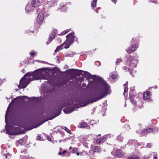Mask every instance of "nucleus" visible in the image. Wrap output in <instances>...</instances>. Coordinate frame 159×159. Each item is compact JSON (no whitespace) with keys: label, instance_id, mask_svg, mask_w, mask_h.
Here are the masks:
<instances>
[{"label":"nucleus","instance_id":"20e7f679","mask_svg":"<svg viewBox=\"0 0 159 159\" xmlns=\"http://www.w3.org/2000/svg\"><path fill=\"white\" fill-rule=\"evenodd\" d=\"M138 61L136 59L131 56H130L127 61L128 65L131 68H135L136 67Z\"/></svg>","mask_w":159,"mask_h":159},{"label":"nucleus","instance_id":"9b49d317","mask_svg":"<svg viewBox=\"0 0 159 159\" xmlns=\"http://www.w3.org/2000/svg\"><path fill=\"white\" fill-rule=\"evenodd\" d=\"M123 154L122 151L120 150H119L116 152L115 156L116 157H120L123 156Z\"/></svg>","mask_w":159,"mask_h":159},{"label":"nucleus","instance_id":"79ce46f5","mask_svg":"<svg viewBox=\"0 0 159 159\" xmlns=\"http://www.w3.org/2000/svg\"><path fill=\"white\" fill-rule=\"evenodd\" d=\"M76 70V69H70L69 70Z\"/></svg>","mask_w":159,"mask_h":159},{"label":"nucleus","instance_id":"473e14b6","mask_svg":"<svg viewBox=\"0 0 159 159\" xmlns=\"http://www.w3.org/2000/svg\"><path fill=\"white\" fill-rule=\"evenodd\" d=\"M128 84V82H126L125 83V84H124V86H125V87H127Z\"/></svg>","mask_w":159,"mask_h":159},{"label":"nucleus","instance_id":"5fc2aeb1","mask_svg":"<svg viewBox=\"0 0 159 159\" xmlns=\"http://www.w3.org/2000/svg\"><path fill=\"white\" fill-rule=\"evenodd\" d=\"M131 141H129V142H130Z\"/></svg>","mask_w":159,"mask_h":159},{"label":"nucleus","instance_id":"412c9836","mask_svg":"<svg viewBox=\"0 0 159 159\" xmlns=\"http://www.w3.org/2000/svg\"><path fill=\"white\" fill-rule=\"evenodd\" d=\"M152 130L153 129L152 128H148L144 130L143 132H147L148 133H149L152 132Z\"/></svg>","mask_w":159,"mask_h":159},{"label":"nucleus","instance_id":"dca6fc26","mask_svg":"<svg viewBox=\"0 0 159 159\" xmlns=\"http://www.w3.org/2000/svg\"><path fill=\"white\" fill-rule=\"evenodd\" d=\"M105 138H101L97 139L96 140V143L98 144H100L101 143L103 142H104V140H105Z\"/></svg>","mask_w":159,"mask_h":159},{"label":"nucleus","instance_id":"de8ad7c7","mask_svg":"<svg viewBox=\"0 0 159 159\" xmlns=\"http://www.w3.org/2000/svg\"><path fill=\"white\" fill-rule=\"evenodd\" d=\"M80 154V153L79 152L77 153V155H79Z\"/></svg>","mask_w":159,"mask_h":159},{"label":"nucleus","instance_id":"c85d7f7f","mask_svg":"<svg viewBox=\"0 0 159 159\" xmlns=\"http://www.w3.org/2000/svg\"><path fill=\"white\" fill-rule=\"evenodd\" d=\"M152 146V144L150 143H147L146 145V147L147 148H150Z\"/></svg>","mask_w":159,"mask_h":159},{"label":"nucleus","instance_id":"39448f33","mask_svg":"<svg viewBox=\"0 0 159 159\" xmlns=\"http://www.w3.org/2000/svg\"><path fill=\"white\" fill-rule=\"evenodd\" d=\"M38 16L37 18V23L39 24L42 23L43 20L44 12V11H37Z\"/></svg>","mask_w":159,"mask_h":159},{"label":"nucleus","instance_id":"6e6552de","mask_svg":"<svg viewBox=\"0 0 159 159\" xmlns=\"http://www.w3.org/2000/svg\"><path fill=\"white\" fill-rule=\"evenodd\" d=\"M42 3H44L43 0H33L32 4L33 7H35L38 6Z\"/></svg>","mask_w":159,"mask_h":159},{"label":"nucleus","instance_id":"8fccbe9b","mask_svg":"<svg viewBox=\"0 0 159 159\" xmlns=\"http://www.w3.org/2000/svg\"><path fill=\"white\" fill-rule=\"evenodd\" d=\"M101 135V134H99V135H97V137H98V136H100Z\"/></svg>","mask_w":159,"mask_h":159},{"label":"nucleus","instance_id":"4c0bfd02","mask_svg":"<svg viewBox=\"0 0 159 159\" xmlns=\"http://www.w3.org/2000/svg\"><path fill=\"white\" fill-rule=\"evenodd\" d=\"M64 31V34H66L68 32V30H66Z\"/></svg>","mask_w":159,"mask_h":159},{"label":"nucleus","instance_id":"6e6d98bb","mask_svg":"<svg viewBox=\"0 0 159 159\" xmlns=\"http://www.w3.org/2000/svg\"><path fill=\"white\" fill-rule=\"evenodd\" d=\"M22 71H24V70H22Z\"/></svg>","mask_w":159,"mask_h":159},{"label":"nucleus","instance_id":"7ed1b4c3","mask_svg":"<svg viewBox=\"0 0 159 159\" xmlns=\"http://www.w3.org/2000/svg\"><path fill=\"white\" fill-rule=\"evenodd\" d=\"M74 33H71L69 34L66 36V41L61 45L59 47H57L55 51V52L56 53L57 52L59 51L60 50L62 49V48L61 47L62 46H64V48L66 49L68 48L72 44L74 41V38L75 36H74Z\"/></svg>","mask_w":159,"mask_h":159},{"label":"nucleus","instance_id":"a878e982","mask_svg":"<svg viewBox=\"0 0 159 159\" xmlns=\"http://www.w3.org/2000/svg\"><path fill=\"white\" fill-rule=\"evenodd\" d=\"M77 148H74L73 150V151H72V153H75L77 152Z\"/></svg>","mask_w":159,"mask_h":159},{"label":"nucleus","instance_id":"b1692460","mask_svg":"<svg viewBox=\"0 0 159 159\" xmlns=\"http://www.w3.org/2000/svg\"><path fill=\"white\" fill-rule=\"evenodd\" d=\"M122 62V60L120 59H117L116 61V65H118L119 63L121 62Z\"/></svg>","mask_w":159,"mask_h":159},{"label":"nucleus","instance_id":"c756f323","mask_svg":"<svg viewBox=\"0 0 159 159\" xmlns=\"http://www.w3.org/2000/svg\"><path fill=\"white\" fill-rule=\"evenodd\" d=\"M127 90H128L127 87H125V89H124V94L126 92V91H127Z\"/></svg>","mask_w":159,"mask_h":159},{"label":"nucleus","instance_id":"1a4fd4ad","mask_svg":"<svg viewBox=\"0 0 159 159\" xmlns=\"http://www.w3.org/2000/svg\"><path fill=\"white\" fill-rule=\"evenodd\" d=\"M151 94L149 91L145 92L143 94V97L144 100L148 99L150 98Z\"/></svg>","mask_w":159,"mask_h":159},{"label":"nucleus","instance_id":"5701e85b","mask_svg":"<svg viewBox=\"0 0 159 159\" xmlns=\"http://www.w3.org/2000/svg\"><path fill=\"white\" fill-rule=\"evenodd\" d=\"M123 139V138L120 135L117 137V139L120 141H122Z\"/></svg>","mask_w":159,"mask_h":159},{"label":"nucleus","instance_id":"4be33fe9","mask_svg":"<svg viewBox=\"0 0 159 159\" xmlns=\"http://www.w3.org/2000/svg\"><path fill=\"white\" fill-rule=\"evenodd\" d=\"M148 2H152L155 3L156 4H159V2L158 0H148Z\"/></svg>","mask_w":159,"mask_h":159},{"label":"nucleus","instance_id":"49530a36","mask_svg":"<svg viewBox=\"0 0 159 159\" xmlns=\"http://www.w3.org/2000/svg\"><path fill=\"white\" fill-rule=\"evenodd\" d=\"M21 141H22V140L21 139H20L19 140V142L20 143V142H21Z\"/></svg>","mask_w":159,"mask_h":159},{"label":"nucleus","instance_id":"e433bc0d","mask_svg":"<svg viewBox=\"0 0 159 159\" xmlns=\"http://www.w3.org/2000/svg\"><path fill=\"white\" fill-rule=\"evenodd\" d=\"M111 1L115 3H116L117 2V0H111Z\"/></svg>","mask_w":159,"mask_h":159},{"label":"nucleus","instance_id":"13d9d810","mask_svg":"<svg viewBox=\"0 0 159 159\" xmlns=\"http://www.w3.org/2000/svg\"><path fill=\"white\" fill-rule=\"evenodd\" d=\"M132 76H134V75H132Z\"/></svg>","mask_w":159,"mask_h":159},{"label":"nucleus","instance_id":"f03ea898","mask_svg":"<svg viewBox=\"0 0 159 159\" xmlns=\"http://www.w3.org/2000/svg\"><path fill=\"white\" fill-rule=\"evenodd\" d=\"M42 75L40 69H38L33 72H29L25 74L24 76L20 80L18 87L19 89L26 88L30 82L34 80L40 79Z\"/></svg>","mask_w":159,"mask_h":159},{"label":"nucleus","instance_id":"9d476101","mask_svg":"<svg viewBox=\"0 0 159 159\" xmlns=\"http://www.w3.org/2000/svg\"><path fill=\"white\" fill-rule=\"evenodd\" d=\"M56 32L57 30H54L50 34L49 39L50 41H52L54 38Z\"/></svg>","mask_w":159,"mask_h":159},{"label":"nucleus","instance_id":"f3484780","mask_svg":"<svg viewBox=\"0 0 159 159\" xmlns=\"http://www.w3.org/2000/svg\"><path fill=\"white\" fill-rule=\"evenodd\" d=\"M110 75L111 76V78L112 79H116V78L117 76V74L116 73H115V72H114V73H113V72L111 73L110 74Z\"/></svg>","mask_w":159,"mask_h":159},{"label":"nucleus","instance_id":"09e8293b","mask_svg":"<svg viewBox=\"0 0 159 159\" xmlns=\"http://www.w3.org/2000/svg\"><path fill=\"white\" fill-rule=\"evenodd\" d=\"M81 72L82 71L80 70H77Z\"/></svg>","mask_w":159,"mask_h":159},{"label":"nucleus","instance_id":"4d7b16f0","mask_svg":"<svg viewBox=\"0 0 159 159\" xmlns=\"http://www.w3.org/2000/svg\"><path fill=\"white\" fill-rule=\"evenodd\" d=\"M22 71H24V70H22Z\"/></svg>","mask_w":159,"mask_h":159},{"label":"nucleus","instance_id":"f8f14e48","mask_svg":"<svg viewBox=\"0 0 159 159\" xmlns=\"http://www.w3.org/2000/svg\"><path fill=\"white\" fill-rule=\"evenodd\" d=\"M5 129L6 131V134L10 135H13L15 134V133L11 131V129L7 128L6 126H5Z\"/></svg>","mask_w":159,"mask_h":159},{"label":"nucleus","instance_id":"603ef678","mask_svg":"<svg viewBox=\"0 0 159 159\" xmlns=\"http://www.w3.org/2000/svg\"><path fill=\"white\" fill-rule=\"evenodd\" d=\"M76 41L77 42V38H76Z\"/></svg>","mask_w":159,"mask_h":159},{"label":"nucleus","instance_id":"c9c22d12","mask_svg":"<svg viewBox=\"0 0 159 159\" xmlns=\"http://www.w3.org/2000/svg\"><path fill=\"white\" fill-rule=\"evenodd\" d=\"M65 34H64V31H63V32H62V33H61L60 34H59V35H64Z\"/></svg>","mask_w":159,"mask_h":159},{"label":"nucleus","instance_id":"ddd939ff","mask_svg":"<svg viewBox=\"0 0 159 159\" xmlns=\"http://www.w3.org/2000/svg\"><path fill=\"white\" fill-rule=\"evenodd\" d=\"M101 150L100 148L98 146H95L94 149V152L98 153H100Z\"/></svg>","mask_w":159,"mask_h":159},{"label":"nucleus","instance_id":"72a5a7b5","mask_svg":"<svg viewBox=\"0 0 159 159\" xmlns=\"http://www.w3.org/2000/svg\"><path fill=\"white\" fill-rule=\"evenodd\" d=\"M47 139H48V140L49 141H51V138L48 136H47Z\"/></svg>","mask_w":159,"mask_h":159},{"label":"nucleus","instance_id":"7c9ffc66","mask_svg":"<svg viewBox=\"0 0 159 159\" xmlns=\"http://www.w3.org/2000/svg\"><path fill=\"white\" fill-rule=\"evenodd\" d=\"M30 54L31 56H33L34 55H36V54L34 52H31L30 53Z\"/></svg>","mask_w":159,"mask_h":159},{"label":"nucleus","instance_id":"ea45409f","mask_svg":"<svg viewBox=\"0 0 159 159\" xmlns=\"http://www.w3.org/2000/svg\"><path fill=\"white\" fill-rule=\"evenodd\" d=\"M143 133L145 134H146L148 133L147 132H143Z\"/></svg>","mask_w":159,"mask_h":159},{"label":"nucleus","instance_id":"cd10ccee","mask_svg":"<svg viewBox=\"0 0 159 159\" xmlns=\"http://www.w3.org/2000/svg\"><path fill=\"white\" fill-rule=\"evenodd\" d=\"M66 152V150H64L62 152H59V155H63Z\"/></svg>","mask_w":159,"mask_h":159},{"label":"nucleus","instance_id":"3c124183","mask_svg":"<svg viewBox=\"0 0 159 159\" xmlns=\"http://www.w3.org/2000/svg\"><path fill=\"white\" fill-rule=\"evenodd\" d=\"M113 152H111V153L113 155H114L113 153Z\"/></svg>","mask_w":159,"mask_h":159},{"label":"nucleus","instance_id":"2f4dec72","mask_svg":"<svg viewBox=\"0 0 159 159\" xmlns=\"http://www.w3.org/2000/svg\"><path fill=\"white\" fill-rule=\"evenodd\" d=\"M41 139V137L40 136H38L36 138V139L38 140H40Z\"/></svg>","mask_w":159,"mask_h":159},{"label":"nucleus","instance_id":"a19ab883","mask_svg":"<svg viewBox=\"0 0 159 159\" xmlns=\"http://www.w3.org/2000/svg\"><path fill=\"white\" fill-rule=\"evenodd\" d=\"M154 159H157V158L155 156H154Z\"/></svg>","mask_w":159,"mask_h":159},{"label":"nucleus","instance_id":"f704fd0d","mask_svg":"<svg viewBox=\"0 0 159 159\" xmlns=\"http://www.w3.org/2000/svg\"><path fill=\"white\" fill-rule=\"evenodd\" d=\"M51 41H50V40H49L47 42H46V44L47 45H48L51 42Z\"/></svg>","mask_w":159,"mask_h":159},{"label":"nucleus","instance_id":"6ab92c4d","mask_svg":"<svg viewBox=\"0 0 159 159\" xmlns=\"http://www.w3.org/2000/svg\"><path fill=\"white\" fill-rule=\"evenodd\" d=\"M63 111H64V112L66 114H68L69 113H70L73 111V110H71V111L69 110L68 111L67 108L64 109Z\"/></svg>","mask_w":159,"mask_h":159},{"label":"nucleus","instance_id":"58836bf2","mask_svg":"<svg viewBox=\"0 0 159 159\" xmlns=\"http://www.w3.org/2000/svg\"><path fill=\"white\" fill-rule=\"evenodd\" d=\"M26 159H33V158L32 157H27L26 158Z\"/></svg>","mask_w":159,"mask_h":159},{"label":"nucleus","instance_id":"f257e3e1","mask_svg":"<svg viewBox=\"0 0 159 159\" xmlns=\"http://www.w3.org/2000/svg\"><path fill=\"white\" fill-rule=\"evenodd\" d=\"M86 75L87 78L96 79L100 82L99 85L97 88L95 93L92 97V102L102 98L111 93L110 86L102 78L96 75L93 76L87 72H86Z\"/></svg>","mask_w":159,"mask_h":159},{"label":"nucleus","instance_id":"aec40b11","mask_svg":"<svg viewBox=\"0 0 159 159\" xmlns=\"http://www.w3.org/2000/svg\"><path fill=\"white\" fill-rule=\"evenodd\" d=\"M87 126V124L85 122H83L80 124V127L84 128L86 127Z\"/></svg>","mask_w":159,"mask_h":159},{"label":"nucleus","instance_id":"bb28decb","mask_svg":"<svg viewBox=\"0 0 159 159\" xmlns=\"http://www.w3.org/2000/svg\"><path fill=\"white\" fill-rule=\"evenodd\" d=\"M95 65L97 66H98L100 65V63L98 61H96L95 62Z\"/></svg>","mask_w":159,"mask_h":159},{"label":"nucleus","instance_id":"c03bdc74","mask_svg":"<svg viewBox=\"0 0 159 159\" xmlns=\"http://www.w3.org/2000/svg\"><path fill=\"white\" fill-rule=\"evenodd\" d=\"M4 129H3V130H2L1 132V133H2L3 132H4Z\"/></svg>","mask_w":159,"mask_h":159},{"label":"nucleus","instance_id":"0eeeda50","mask_svg":"<svg viewBox=\"0 0 159 159\" xmlns=\"http://www.w3.org/2000/svg\"><path fill=\"white\" fill-rule=\"evenodd\" d=\"M28 98V97L27 96H20L17 97L15 98L14 100H13L12 101V102L10 103V104L9 105L8 108H9L10 105L11 103H12L13 102H14V101H15L17 99H20L22 98ZM8 109H7V111ZM7 111L6 114H5V121L6 124L7 123Z\"/></svg>","mask_w":159,"mask_h":159},{"label":"nucleus","instance_id":"423d86ee","mask_svg":"<svg viewBox=\"0 0 159 159\" xmlns=\"http://www.w3.org/2000/svg\"><path fill=\"white\" fill-rule=\"evenodd\" d=\"M138 46L137 45L132 44L126 50V51L128 54H131L132 52L135 51L138 48Z\"/></svg>","mask_w":159,"mask_h":159},{"label":"nucleus","instance_id":"864d4df0","mask_svg":"<svg viewBox=\"0 0 159 159\" xmlns=\"http://www.w3.org/2000/svg\"><path fill=\"white\" fill-rule=\"evenodd\" d=\"M126 104H125V105L124 106H125V107H126Z\"/></svg>","mask_w":159,"mask_h":159},{"label":"nucleus","instance_id":"a211bd4d","mask_svg":"<svg viewBox=\"0 0 159 159\" xmlns=\"http://www.w3.org/2000/svg\"><path fill=\"white\" fill-rule=\"evenodd\" d=\"M97 0H93L92 2H91V6L93 7H94L96 5Z\"/></svg>","mask_w":159,"mask_h":159},{"label":"nucleus","instance_id":"a18cd8bd","mask_svg":"<svg viewBox=\"0 0 159 159\" xmlns=\"http://www.w3.org/2000/svg\"><path fill=\"white\" fill-rule=\"evenodd\" d=\"M72 148V147H71V146H70V147H69V149H71Z\"/></svg>","mask_w":159,"mask_h":159},{"label":"nucleus","instance_id":"393cba45","mask_svg":"<svg viewBox=\"0 0 159 159\" xmlns=\"http://www.w3.org/2000/svg\"><path fill=\"white\" fill-rule=\"evenodd\" d=\"M64 129L68 133L70 134L71 133V131L69 130L66 127H65Z\"/></svg>","mask_w":159,"mask_h":159},{"label":"nucleus","instance_id":"2eb2a0df","mask_svg":"<svg viewBox=\"0 0 159 159\" xmlns=\"http://www.w3.org/2000/svg\"><path fill=\"white\" fill-rule=\"evenodd\" d=\"M127 159H139V158L136 155H133L129 156Z\"/></svg>","mask_w":159,"mask_h":159},{"label":"nucleus","instance_id":"4468645a","mask_svg":"<svg viewBox=\"0 0 159 159\" xmlns=\"http://www.w3.org/2000/svg\"><path fill=\"white\" fill-rule=\"evenodd\" d=\"M131 102L133 105H135L136 103V100L134 99V96H131L130 98Z\"/></svg>","mask_w":159,"mask_h":159},{"label":"nucleus","instance_id":"37998d69","mask_svg":"<svg viewBox=\"0 0 159 159\" xmlns=\"http://www.w3.org/2000/svg\"><path fill=\"white\" fill-rule=\"evenodd\" d=\"M51 3V2H48V5H49V6H50V5H51V4H50V3Z\"/></svg>","mask_w":159,"mask_h":159}]
</instances>
